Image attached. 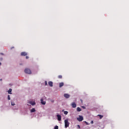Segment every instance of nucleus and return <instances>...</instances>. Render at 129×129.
Masks as SVG:
<instances>
[{
	"instance_id": "21",
	"label": "nucleus",
	"mask_w": 129,
	"mask_h": 129,
	"mask_svg": "<svg viewBox=\"0 0 129 129\" xmlns=\"http://www.w3.org/2000/svg\"><path fill=\"white\" fill-rule=\"evenodd\" d=\"M45 84L46 86L48 85V84H47V81H45Z\"/></svg>"
},
{
	"instance_id": "8",
	"label": "nucleus",
	"mask_w": 129,
	"mask_h": 129,
	"mask_svg": "<svg viewBox=\"0 0 129 129\" xmlns=\"http://www.w3.org/2000/svg\"><path fill=\"white\" fill-rule=\"evenodd\" d=\"M48 85L50 86V87H53V82L50 81L48 82Z\"/></svg>"
},
{
	"instance_id": "22",
	"label": "nucleus",
	"mask_w": 129,
	"mask_h": 129,
	"mask_svg": "<svg viewBox=\"0 0 129 129\" xmlns=\"http://www.w3.org/2000/svg\"><path fill=\"white\" fill-rule=\"evenodd\" d=\"M77 126L79 128H80V125H78Z\"/></svg>"
},
{
	"instance_id": "9",
	"label": "nucleus",
	"mask_w": 129,
	"mask_h": 129,
	"mask_svg": "<svg viewBox=\"0 0 129 129\" xmlns=\"http://www.w3.org/2000/svg\"><path fill=\"white\" fill-rule=\"evenodd\" d=\"M57 117L58 121H60L61 120V115H57Z\"/></svg>"
},
{
	"instance_id": "24",
	"label": "nucleus",
	"mask_w": 129,
	"mask_h": 129,
	"mask_svg": "<svg viewBox=\"0 0 129 129\" xmlns=\"http://www.w3.org/2000/svg\"><path fill=\"white\" fill-rule=\"evenodd\" d=\"M0 61H3V58H0Z\"/></svg>"
},
{
	"instance_id": "18",
	"label": "nucleus",
	"mask_w": 129,
	"mask_h": 129,
	"mask_svg": "<svg viewBox=\"0 0 129 129\" xmlns=\"http://www.w3.org/2000/svg\"><path fill=\"white\" fill-rule=\"evenodd\" d=\"M8 100H11V97H10V95H8Z\"/></svg>"
},
{
	"instance_id": "30",
	"label": "nucleus",
	"mask_w": 129,
	"mask_h": 129,
	"mask_svg": "<svg viewBox=\"0 0 129 129\" xmlns=\"http://www.w3.org/2000/svg\"><path fill=\"white\" fill-rule=\"evenodd\" d=\"M82 107H83V108H85V107H84V106H83Z\"/></svg>"
},
{
	"instance_id": "11",
	"label": "nucleus",
	"mask_w": 129,
	"mask_h": 129,
	"mask_svg": "<svg viewBox=\"0 0 129 129\" xmlns=\"http://www.w3.org/2000/svg\"><path fill=\"white\" fill-rule=\"evenodd\" d=\"M29 103H30V104H31V105H35V104H36V103L34 101H30Z\"/></svg>"
},
{
	"instance_id": "31",
	"label": "nucleus",
	"mask_w": 129,
	"mask_h": 129,
	"mask_svg": "<svg viewBox=\"0 0 129 129\" xmlns=\"http://www.w3.org/2000/svg\"><path fill=\"white\" fill-rule=\"evenodd\" d=\"M1 65H2V63L1 62H0V66H1Z\"/></svg>"
},
{
	"instance_id": "16",
	"label": "nucleus",
	"mask_w": 129,
	"mask_h": 129,
	"mask_svg": "<svg viewBox=\"0 0 129 129\" xmlns=\"http://www.w3.org/2000/svg\"><path fill=\"white\" fill-rule=\"evenodd\" d=\"M58 78H59V79H62V76L61 75L58 76Z\"/></svg>"
},
{
	"instance_id": "6",
	"label": "nucleus",
	"mask_w": 129,
	"mask_h": 129,
	"mask_svg": "<svg viewBox=\"0 0 129 129\" xmlns=\"http://www.w3.org/2000/svg\"><path fill=\"white\" fill-rule=\"evenodd\" d=\"M28 55V53L26 52H22L21 53V56H27Z\"/></svg>"
},
{
	"instance_id": "13",
	"label": "nucleus",
	"mask_w": 129,
	"mask_h": 129,
	"mask_svg": "<svg viewBox=\"0 0 129 129\" xmlns=\"http://www.w3.org/2000/svg\"><path fill=\"white\" fill-rule=\"evenodd\" d=\"M77 111L80 112V111H81L82 109H81V108H80V107H77Z\"/></svg>"
},
{
	"instance_id": "25",
	"label": "nucleus",
	"mask_w": 129,
	"mask_h": 129,
	"mask_svg": "<svg viewBox=\"0 0 129 129\" xmlns=\"http://www.w3.org/2000/svg\"><path fill=\"white\" fill-rule=\"evenodd\" d=\"M85 123L86 124H89L87 122H86V121H85Z\"/></svg>"
},
{
	"instance_id": "23",
	"label": "nucleus",
	"mask_w": 129,
	"mask_h": 129,
	"mask_svg": "<svg viewBox=\"0 0 129 129\" xmlns=\"http://www.w3.org/2000/svg\"><path fill=\"white\" fill-rule=\"evenodd\" d=\"M26 59H29V56H26Z\"/></svg>"
},
{
	"instance_id": "19",
	"label": "nucleus",
	"mask_w": 129,
	"mask_h": 129,
	"mask_svg": "<svg viewBox=\"0 0 129 129\" xmlns=\"http://www.w3.org/2000/svg\"><path fill=\"white\" fill-rule=\"evenodd\" d=\"M59 128V127L57 125H56L55 127H54V129H58Z\"/></svg>"
},
{
	"instance_id": "7",
	"label": "nucleus",
	"mask_w": 129,
	"mask_h": 129,
	"mask_svg": "<svg viewBox=\"0 0 129 129\" xmlns=\"http://www.w3.org/2000/svg\"><path fill=\"white\" fill-rule=\"evenodd\" d=\"M64 96L66 98H69L70 97V95L68 94H64Z\"/></svg>"
},
{
	"instance_id": "32",
	"label": "nucleus",
	"mask_w": 129,
	"mask_h": 129,
	"mask_svg": "<svg viewBox=\"0 0 129 129\" xmlns=\"http://www.w3.org/2000/svg\"><path fill=\"white\" fill-rule=\"evenodd\" d=\"M52 102H54V101H51Z\"/></svg>"
},
{
	"instance_id": "1",
	"label": "nucleus",
	"mask_w": 129,
	"mask_h": 129,
	"mask_svg": "<svg viewBox=\"0 0 129 129\" xmlns=\"http://www.w3.org/2000/svg\"><path fill=\"white\" fill-rule=\"evenodd\" d=\"M24 72L26 73V74H32V71L28 68L25 69Z\"/></svg>"
},
{
	"instance_id": "26",
	"label": "nucleus",
	"mask_w": 129,
	"mask_h": 129,
	"mask_svg": "<svg viewBox=\"0 0 129 129\" xmlns=\"http://www.w3.org/2000/svg\"><path fill=\"white\" fill-rule=\"evenodd\" d=\"M91 123L92 124L93 123V121H91Z\"/></svg>"
},
{
	"instance_id": "15",
	"label": "nucleus",
	"mask_w": 129,
	"mask_h": 129,
	"mask_svg": "<svg viewBox=\"0 0 129 129\" xmlns=\"http://www.w3.org/2000/svg\"><path fill=\"white\" fill-rule=\"evenodd\" d=\"M98 116H99L100 119H101V118H102V117H103V116L101 115H98Z\"/></svg>"
},
{
	"instance_id": "20",
	"label": "nucleus",
	"mask_w": 129,
	"mask_h": 129,
	"mask_svg": "<svg viewBox=\"0 0 129 129\" xmlns=\"http://www.w3.org/2000/svg\"><path fill=\"white\" fill-rule=\"evenodd\" d=\"M11 104H12V105H13V106H14V105H15V103H14V102H12V103H11Z\"/></svg>"
},
{
	"instance_id": "12",
	"label": "nucleus",
	"mask_w": 129,
	"mask_h": 129,
	"mask_svg": "<svg viewBox=\"0 0 129 129\" xmlns=\"http://www.w3.org/2000/svg\"><path fill=\"white\" fill-rule=\"evenodd\" d=\"M12 89H9V90L8 91L9 94H12Z\"/></svg>"
},
{
	"instance_id": "5",
	"label": "nucleus",
	"mask_w": 129,
	"mask_h": 129,
	"mask_svg": "<svg viewBox=\"0 0 129 129\" xmlns=\"http://www.w3.org/2000/svg\"><path fill=\"white\" fill-rule=\"evenodd\" d=\"M71 106L73 107V108H75L77 106L76 103L75 102H73L71 104Z\"/></svg>"
},
{
	"instance_id": "3",
	"label": "nucleus",
	"mask_w": 129,
	"mask_h": 129,
	"mask_svg": "<svg viewBox=\"0 0 129 129\" xmlns=\"http://www.w3.org/2000/svg\"><path fill=\"white\" fill-rule=\"evenodd\" d=\"M44 99H46V97H44L43 98H41L40 100L41 103L43 105H45V104H46V101H44Z\"/></svg>"
},
{
	"instance_id": "4",
	"label": "nucleus",
	"mask_w": 129,
	"mask_h": 129,
	"mask_svg": "<svg viewBox=\"0 0 129 129\" xmlns=\"http://www.w3.org/2000/svg\"><path fill=\"white\" fill-rule=\"evenodd\" d=\"M79 117L77 118V120H78V121H82V120H83V116H79Z\"/></svg>"
},
{
	"instance_id": "14",
	"label": "nucleus",
	"mask_w": 129,
	"mask_h": 129,
	"mask_svg": "<svg viewBox=\"0 0 129 129\" xmlns=\"http://www.w3.org/2000/svg\"><path fill=\"white\" fill-rule=\"evenodd\" d=\"M35 111H36V109H35V108H32L31 110V112H35Z\"/></svg>"
},
{
	"instance_id": "29",
	"label": "nucleus",
	"mask_w": 129,
	"mask_h": 129,
	"mask_svg": "<svg viewBox=\"0 0 129 129\" xmlns=\"http://www.w3.org/2000/svg\"><path fill=\"white\" fill-rule=\"evenodd\" d=\"M3 81V79H0V81Z\"/></svg>"
},
{
	"instance_id": "10",
	"label": "nucleus",
	"mask_w": 129,
	"mask_h": 129,
	"mask_svg": "<svg viewBox=\"0 0 129 129\" xmlns=\"http://www.w3.org/2000/svg\"><path fill=\"white\" fill-rule=\"evenodd\" d=\"M62 86H64V83L63 82L60 83L59 87L61 88V87H62Z\"/></svg>"
},
{
	"instance_id": "28",
	"label": "nucleus",
	"mask_w": 129,
	"mask_h": 129,
	"mask_svg": "<svg viewBox=\"0 0 129 129\" xmlns=\"http://www.w3.org/2000/svg\"><path fill=\"white\" fill-rule=\"evenodd\" d=\"M1 55H4V53H1Z\"/></svg>"
},
{
	"instance_id": "27",
	"label": "nucleus",
	"mask_w": 129,
	"mask_h": 129,
	"mask_svg": "<svg viewBox=\"0 0 129 129\" xmlns=\"http://www.w3.org/2000/svg\"><path fill=\"white\" fill-rule=\"evenodd\" d=\"M14 48H15V47H11V50L13 49H14Z\"/></svg>"
},
{
	"instance_id": "17",
	"label": "nucleus",
	"mask_w": 129,
	"mask_h": 129,
	"mask_svg": "<svg viewBox=\"0 0 129 129\" xmlns=\"http://www.w3.org/2000/svg\"><path fill=\"white\" fill-rule=\"evenodd\" d=\"M64 114H66V115L68 114V111H65L64 112Z\"/></svg>"
},
{
	"instance_id": "2",
	"label": "nucleus",
	"mask_w": 129,
	"mask_h": 129,
	"mask_svg": "<svg viewBox=\"0 0 129 129\" xmlns=\"http://www.w3.org/2000/svg\"><path fill=\"white\" fill-rule=\"evenodd\" d=\"M69 124H70V123L69 121H68V120H64V127L66 128H67V127L69 126Z\"/></svg>"
}]
</instances>
